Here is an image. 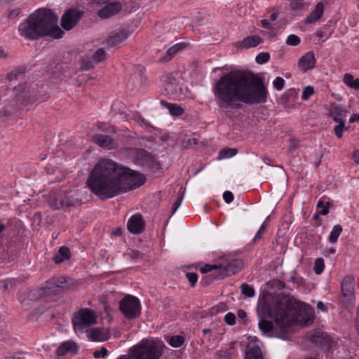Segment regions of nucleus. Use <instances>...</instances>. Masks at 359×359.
Here are the masks:
<instances>
[{"instance_id": "nucleus-1", "label": "nucleus", "mask_w": 359, "mask_h": 359, "mask_svg": "<svg viewBox=\"0 0 359 359\" xmlns=\"http://www.w3.org/2000/svg\"><path fill=\"white\" fill-rule=\"evenodd\" d=\"M212 92L217 106L225 111L241 109L243 104L264 103L269 94L262 78L244 70L223 74L213 84Z\"/></svg>"}, {"instance_id": "nucleus-2", "label": "nucleus", "mask_w": 359, "mask_h": 359, "mask_svg": "<svg viewBox=\"0 0 359 359\" xmlns=\"http://www.w3.org/2000/svg\"><path fill=\"white\" fill-rule=\"evenodd\" d=\"M145 182L143 174L104 158L95 165L88 176L87 184L95 195L106 200L135 189Z\"/></svg>"}, {"instance_id": "nucleus-3", "label": "nucleus", "mask_w": 359, "mask_h": 359, "mask_svg": "<svg viewBox=\"0 0 359 359\" xmlns=\"http://www.w3.org/2000/svg\"><path fill=\"white\" fill-rule=\"evenodd\" d=\"M297 309H302V304L292 299L285 303L280 300L264 303L260 310L257 309L259 330L270 337L287 339L291 325L297 320Z\"/></svg>"}, {"instance_id": "nucleus-4", "label": "nucleus", "mask_w": 359, "mask_h": 359, "mask_svg": "<svg viewBox=\"0 0 359 359\" xmlns=\"http://www.w3.org/2000/svg\"><path fill=\"white\" fill-rule=\"evenodd\" d=\"M58 18L47 8H40L31 14L25 22L19 27L20 35L29 39H36L43 36L55 39L62 36V31L57 25Z\"/></svg>"}, {"instance_id": "nucleus-5", "label": "nucleus", "mask_w": 359, "mask_h": 359, "mask_svg": "<svg viewBox=\"0 0 359 359\" xmlns=\"http://www.w3.org/2000/svg\"><path fill=\"white\" fill-rule=\"evenodd\" d=\"M30 90L25 84H20L12 89H7L0 97V114L8 117L26 103L34 102Z\"/></svg>"}, {"instance_id": "nucleus-6", "label": "nucleus", "mask_w": 359, "mask_h": 359, "mask_svg": "<svg viewBox=\"0 0 359 359\" xmlns=\"http://www.w3.org/2000/svg\"><path fill=\"white\" fill-rule=\"evenodd\" d=\"M164 347L161 341L143 339L129 349L128 355L131 359H160Z\"/></svg>"}, {"instance_id": "nucleus-7", "label": "nucleus", "mask_w": 359, "mask_h": 359, "mask_svg": "<svg viewBox=\"0 0 359 359\" xmlns=\"http://www.w3.org/2000/svg\"><path fill=\"white\" fill-rule=\"evenodd\" d=\"M72 280L65 277L52 278L46 282L43 287L36 290L39 297L48 298L51 295L61 294L65 290L72 289Z\"/></svg>"}, {"instance_id": "nucleus-8", "label": "nucleus", "mask_w": 359, "mask_h": 359, "mask_svg": "<svg viewBox=\"0 0 359 359\" xmlns=\"http://www.w3.org/2000/svg\"><path fill=\"white\" fill-rule=\"evenodd\" d=\"M134 161L135 164L144 168L152 175H156L162 172L160 162L144 149H137L136 150Z\"/></svg>"}, {"instance_id": "nucleus-9", "label": "nucleus", "mask_w": 359, "mask_h": 359, "mask_svg": "<svg viewBox=\"0 0 359 359\" xmlns=\"http://www.w3.org/2000/svg\"><path fill=\"white\" fill-rule=\"evenodd\" d=\"M48 205L54 210H67L70 207L79 204V201L69 194L63 191L52 192L47 199Z\"/></svg>"}, {"instance_id": "nucleus-10", "label": "nucleus", "mask_w": 359, "mask_h": 359, "mask_svg": "<svg viewBox=\"0 0 359 359\" xmlns=\"http://www.w3.org/2000/svg\"><path fill=\"white\" fill-rule=\"evenodd\" d=\"M119 309L127 318H135L141 313L139 299L132 295L125 296L119 302Z\"/></svg>"}, {"instance_id": "nucleus-11", "label": "nucleus", "mask_w": 359, "mask_h": 359, "mask_svg": "<svg viewBox=\"0 0 359 359\" xmlns=\"http://www.w3.org/2000/svg\"><path fill=\"white\" fill-rule=\"evenodd\" d=\"M96 323L95 312L88 309H81L78 312L77 316L73 321L74 328L76 332H83L89 326Z\"/></svg>"}, {"instance_id": "nucleus-12", "label": "nucleus", "mask_w": 359, "mask_h": 359, "mask_svg": "<svg viewBox=\"0 0 359 359\" xmlns=\"http://www.w3.org/2000/svg\"><path fill=\"white\" fill-rule=\"evenodd\" d=\"M348 111L341 105L333 104L330 109V116L338 124L334 127V130L336 136L341 138L344 128V118L346 116Z\"/></svg>"}, {"instance_id": "nucleus-13", "label": "nucleus", "mask_w": 359, "mask_h": 359, "mask_svg": "<svg viewBox=\"0 0 359 359\" xmlns=\"http://www.w3.org/2000/svg\"><path fill=\"white\" fill-rule=\"evenodd\" d=\"M310 341L315 344L323 351H328L332 344V341L327 333L321 330H315L313 332L307 334Z\"/></svg>"}, {"instance_id": "nucleus-14", "label": "nucleus", "mask_w": 359, "mask_h": 359, "mask_svg": "<svg viewBox=\"0 0 359 359\" xmlns=\"http://www.w3.org/2000/svg\"><path fill=\"white\" fill-rule=\"evenodd\" d=\"M218 266L221 267L219 268V271H217L215 277L223 279L238 273L243 267V262L238 259H231L223 264H219Z\"/></svg>"}, {"instance_id": "nucleus-15", "label": "nucleus", "mask_w": 359, "mask_h": 359, "mask_svg": "<svg viewBox=\"0 0 359 359\" xmlns=\"http://www.w3.org/2000/svg\"><path fill=\"white\" fill-rule=\"evenodd\" d=\"M82 13L76 9H69L62 17L61 26L65 30L72 29L81 19Z\"/></svg>"}, {"instance_id": "nucleus-16", "label": "nucleus", "mask_w": 359, "mask_h": 359, "mask_svg": "<svg viewBox=\"0 0 359 359\" xmlns=\"http://www.w3.org/2000/svg\"><path fill=\"white\" fill-rule=\"evenodd\" d=\"M122 9V4L118 1L108 4L98 11L97 15L102 19H107L118 14Z\"/></svg>"}, {"instance_id": "nucleus-17", "label": "nucleus", "mask_w": 359, "mask_h": 359, "mask_svg": "<svg viewBox=\"0 0 359 359\" xmlns=\"http://www.w3.org/2000/svg\"><path fill=\"white\" fill-rule=\"evenodd\" d=\"M127 227L130 233L138 234L144 229V223L140 214L133 215L128 220Z\"/></svg>"}, {"instance_id": "nucleus-18", "label": "nucleus", "mask_w": 359, "mask_h": 359, "mask_svg": "<svg viewBox=\"0 0 359 359\" xmlns=\"http://www.w3.org/2000/svg\"><path fill=\"white\" fill-rule=\"evenodd\" d=\"M165 90L170 95H177L180 92L178 83L172 74H166L163 77Z\"/></svg>"}, {"instance_id": "nucleus-19", "label": "nucleus", "mask_w": 359, "mask_h": 359, "mask_svg": "<svg viewBox=\"0 0 359 359\" xmlns=\"http://www.w3.org/2000/svg\"><path fill=\"white\" fill-rule=\"evenodd\" d=\"M298 65L303 72H306L313 69L316 65L314 53L313 51L306 53L304 55L300 57Z\"/></svg>"}, {"instance_id": "nucleus-20", "label": "nucleus", "mask_w": 359, "mask_h": 359, "mask_svg": "<svg viewBox=\"0 0 359 359\" xmlns=\"http://www.w3.org/2000/svg\"><path fill=\"white\" fill-rule=\"evenodd\" d=\"M128 35L129 32L124 30L113 33L107 40V45L111 47L119 46Z\"/></svg>"}, {"instance_id": "nucleus-21", "label": "nucleus", "mask_w": 359, "mask_h": 359, "mask_svg": "<svg viewBox=\"0 0 359 359\" xmlns=\"http://www.w3.org/2000/svg\"><path fill=\"white\" fill-rule=\"evenodd\" d=\"M95 142L101 147L108 149L116 148L117 146L116 142L106 135H97L94 137Z\"/></svg>"}, {"instance_id": "nucleus-22", "label": "nucleus", "mask_w": 359, "mask_h": 359, "mask_svg": "<svg viewBox=\"0 0 359 359\" xmlns=\"http://www.w3.org/2000/svg\"><path fill=\"white\" fill-rule=\"evenodd\" d=\"M324 13V4L322 2H319L316 4L314 10L306 18L305 23L311 24L320 19Z\"/></svg>"}, {"instance_id": "nucleus-23", "label": "nucleus", "mask_w": 359, "mask_h": 359, "mask_svg": "<svg viewBox=\"0 0 359 359\" xmlns=\"http://www.w3.org/2000/svg\"><path fill=\"white\" fill-rule=\"evenodd\" d=\"M187 45L184 43H176L165 53L164 55L159 60L161 63L169 62L174 55L179 51L184 49Z\"/></svg>"}, {"instance_id": "nucleus-24", "label": "nucleus", "mask_w": 359, "mask_h": 359, "mask_svg": "<svg viewBox=\"0 0 359 359\" xmlns=\"http://www.w3.org/2000/svg\"><path fill=\"white\" fill-rule=\"evenodd\" d=\"M78 351V346L73 341L63 342L57 349V353L59 355H64L68 352L76 353Z\"/></svg>"}, {"instance_id": "nucleus-25", "label": "nucleus", "mask_w": 359, "mask_h": 359, "mask_svg": "<svg viewBox=\"0 0 359 359\" xmlns=\"http://www.w3.org/2000/svg\"><path fill=\"white\" fill-rule=\"evenodd\" d=\"M355 280L351 275H346L341 283V293H354Z\"/></svg>"}, {"instance_id": "nucleus-26", "label": "nucleus", "mask_w": 359, "mask_h": 359, "mask_svg": "<svg viewBox=\"0 0 359 359\" xmlns=\"http://www.w3.org/2000/svg\"><path fill=\"white\" fill-rule=\"evenodd\" d=\"M311 3L309 0H290V7L294 12L307 11Z\"/></svg>"}, {"instance_id": "nucleus-27", "label": "nucleus", "mask_w": 359, "mask_h": 359, "mask_svg": "<svg viewBox=\"0 0 359 359\" xmlns=\"http://www.w3.org/2000/svg\"><path fill=\"white\" fill-rule=\"evenodd\" d=\"M262 42L263 39L259 36H249L243 39L241 43V46L244 48H250L252 47H256Z\"/></svg>"}, {"instance_id": "nucleus-28", "label": "nucleus", "mask_w": 359, "mask_h": 359, "mask_svg": "<svg viewBox=\"0 0 359 359\" xmlns=\"http://www.w3.org/2000/svg\"><path fill=\"white\" fill-rule=\"evenodd\" d=\"M110 337L109 332L101 328L93 330L90 332V338L93 341H104L107 340Z\"/></svg>"}, {"instance_id": "nucleus-29", "label": "nucleus", "mask_w": 359, "mask_h": 359, "mask_svg": "<svg viewBox=\"0 0 359 359\" xmlns=\"http://www.w3.org/2000/svg\"><path fill=\"white\" fill-rule=\"evenodd\" d=\"M70 250L67 247H60L57 252H56L53 257V260L56 264H60L65 260H67L70 258Z\"/></svg>"}, {"instance_id": "nucleus-30", "label": "nucleus", "mask_w": 359, "mask_h": 359, "mask_svg": "<svg viewBox=\"0 0 359 359\" xmlns=\"http://www.w3.org/2000/svg\"><path fill=\"white\" fill-rule=\"evenodd\" d=\"M342 305L346 309H352L355 304V293H341L339 297Z\"/></svg>"}, {"instance_id": "nucleus-31", "label": "nucleus", "mask_w": 359, "mask_h": 359, "mask_svg": "<svg viewBox=\"0 0 359 359\" xmlns=\"http://www.w3.org/2000/svg\"><path fill=\"white\" fill-rule=\"evenodd\" d=\"M343 81L344 83L351 88L359 90V78L354 79L351 74H345Z\"/></svg>"}, {"instance_id": "nucleus-32", "label": "nucleus", "mask_w": 359, "mask_h": 359, "mask_svg": "<svg viewBox=\"0 0 359 359\" xmlns=\"http://www.w3.org/2000/svg\"><path fill=\"white\" fill-rule=\"evenodd\" d=\"M245 359H264L261 349L258 346L252 347L246 353Z\"/></svg>"}, {"instance_id": "nucleus-33", "label": "nucleus", "mask_w": 359, "mask_h": 359, "mask_svg": "<svg viewBox=\"0 0 359 359\" xmlns=\"http://www.w3.org/2000/svg\"><path fill=\"white\" fill-rule=\"evenodd\" d=\"M342 226L340 224L334 225L332 230L329 236V241L331 243H337L339 236L342 232Z\"/></svg>"}, {"instance_id": "nucleus-34", "label": "nucleus", "mask_w": 359, "mask_h": 359, "mask_svg": "<svg viewBox=\"0 0 359 359\" xmlns=\"http://www.w3.org/2000/svg\"><path fill=\"white\" fill-rule=\"evenodd\" d=\"M25 77V72L22 68H18L12 71L7 76V79L10 81L22 80Z\"/></svg>"}, {"instance_id": "nucleus-35", "label": "nucleus", "mask_w": 359, "mask_h": 359, "mask_svg": "<svg viewBox=\"0 0 359 359\" xmlns=\"http://www.w3.org/2000/svg\"><path fill=\"white\" fill-rule=\"evenodd\" d=\"M238 151L236 149L232 148H225L222 149L219 154V159H223L226 158H230L235 156L237 154Z\"/></svg>"}, {"instance_id": "nucleus-36", "label": "nucleus", "mask_w": 359, "mask_h": 359, "mask_svg": "<svg viewBox=\"0 0 359 359\" xmlns=\"http://www.w3.org/2000/svg\"><path fill=\"white\" fill-rule=\"evenodd\" d=\"M93 60L95 62H103L106 60V53L103 48H98L93 55Z\"/></svg>"}, {"instance_id": "nucleus-37", "label": "nucleus", "mask_w": 359, "mask_h": 359, "mask_svg": "<svg viewBox=\"0 0 359 359\" xmlns=\"http://www.w3.org/2000/svg\"><path fill=\"white\" fill-rule=\"evenodd\" d=\"M184 342V338L181 335L172 336L169 340V344L174 348H178Z\"/></svg>"}, {"instance_id": "nucleus-38", "label": "nucleus", "mask_w": 359, "mask_h": 359, "mask_svg": "<svg viewBox=\"0 0 359 359\" xmlns=\"http://www.w3.org/2000/svg\"><path fill=\"white\" fill-rule=\"evenodd\" d=\"M241 292L243 294L248 297H252L255 296V290L248 283H243L241 286Z\"/></svg>"}, {"instance_id": "nucleus-39", "label": "nucleus", "mask_w": 359, "mask_h": 359, "mask_svg": "<svg viewBox=\"0 0 359 359\" xmlns=\"http://www.w3.org/2000/svg\"><path fill=\"white\" fill-rule=\"evenodd\" d=\"M325 268L324 259L323 258H317L314 262L313 270L316 274H320Z\"/></svg>"}, {"instance_id": "nucleus-40", "label": "nucleus", "mask_w": 359, "mask_h": 359, "mask_svg": "<svg viewBox=\"0 0 359 359\" xmlns=\"http://www.w3.org/2000/svg\"><path fill=\"white\" fill-rule=\"evenodd\" d=\"M93 68V61L88 57H83L81 60V69L89 70Z\"/></svg>"}, {"instance_id": "nucleus-41", "label": "nucleus", "mask_w": 359, "mask_h": 359, "mask_svg": "<svg viewBox=\"0 0 359 359\" xmlns=\"http://www.w3.org/2000/svg\"><path fill=\"white\" fill-rule=\"evenodd\" d=\"M170 114L174 116H180L184 113V109L177 104H170L168 107Z\"/></svg>"}, {"instance_id": "nucleus-42", "label": "nucleus", "mask_w": 359, "mask_h": 359, "mask_svg": "<svg viewBox=\"0 0 359 359\" xmlns=\"http://www.w3.org/2000/svg\"><path fill=\"white\" fill-rule=\"evenodd\" d=\"M270 59V55L269 53H260L255 58L256 62L262 65L267 62Z\"/></svg>"}, {"instance_id": "nucleus-43", "label": "nucleus", "mask_w": 359, "mask_h": 359, "mask_svg": "<svg viewBox=\"0 0 359 359\" xmlns=\"http://www.w3.org/2000/svg\"><path fill=\"white\" fill-rule=\"evenodd\" d=\"M301 40L300 38L295 34H290L287 36L286 43L289 46H297L299 44Z\"/></svg>"}, {"instance_id": "nucleus-44", "label": "nucleus", "mask_w": 359, "mask_h": 359, "mask_svg": "<svg viewBox=\"0 0 359 359\" xmlns=\"http://www.w3.org/2000/svg\"><path fill=\"white\" fill-rule=\"evenodd\" d=\"M314 88L311 86L305 87L302 92V98L304 100H307L310 96L314 94Z\"/></svg>"}, {"instance_id": "nucleus-45", "label": "nucleus", "mask_w": 359, "mask_h": 359, "mask_svg": "<svg viewBox=\"0 0 359 359\" xmlns=\"http://www.w3.org/2000/svg\"><path fill=\"white\" fill-rule=\"evenodd\" d=\"M219 267H221V266H218V264H206L203 267H201L200 270L202 273H206L212 271V270L219 271Z\"/></svg>"}, {"instance_id": "nucleus-46", "label": "nucleus", "mask_w": 359, "mask_h": 359, "mask_svg": "<svg viewBox=\"0 0 359 359\" xmlns=\"http://www.w3.org/2000/svg\"><path fill=\"white\" fill-rule=\"evenodd\" d=\"M285 85V80L282 77H276L273 81V87L278 90H281L283 89Z\"/></svg>"}, {"instance_id": "nucleus-47", "label": "nucleus", "mask_w": 359, "mask_h": 359, "mask_svg": "<svg viewBox=\"0 0 359 359\" xmlns=\"http://www.w3.org/2000/svg\"><path fill=\"white\" fill-rule=\"evenodd\" d=\"M186 277L188 279L189 282L191 287L195 286L197 280H198V275L196 273L188 272L186 273Z\"/></svg>"}, {"instance_id": "nucleus-48", "label": "nucleus", "mask_w": 359, "mask_h": 359, "mask_svg": "<svg viewBox=\"0 0 359 359\" xmlns=\"http://www.w3.org/2000/svg\"><path fill=\"white\" fill-rule=\"evenodd\" d=\"M217 275V272L210 274L209 276H207L203 280L201 281V284L203 286H208L210 285L214 279L216 278L215 276ZM217 279H219V278H217Z\"/></svg>"}, {"instance_id": "nucleus-49", "label": "nucleus", "mask_w": 359, "mask_h": 359, "mask_svg": "<svg viewBox=\"0 0 359 359\" xmlns=\"http://www.w3.org/2000/svg\"><path fill=\"white\" fill-rule=\"evenodd\" d=\"M224 321L229 325H233L236 324V316L232 313H228L224 316Z\"/></svg>"}, {"instance_id": "nucleus-50", "label": "nucleus", "mask_w": 359, "mask_h": 359, "mask_svg": "<svg viewBox=\"0 0 359 359\" xmlns=\"http://www.w3.org/2000/svg\"><path fill=\"white\" fill-rule=\"evenodd\" d=\"M107 355V349L105 347H102L100 351H95L93 353V356L95 358H98L100 357L104 358Z\"/></svg>"}, {"instance_id": "nucleus-51", "label": "nucleus", "mask_w": 359, "mask_h": 359, "mask_svg": "<svg viewBox=\"0 0 359 359\" xmlns=\"http://www.w3.org/2000/svg\"><path fill=\"white\" fill-rule=\"evenodd\" d=\"M299 147V141L295 139H290L288 147L289 152H293Z\"/></svg>"}, {"instance_id": "nucleus-52", "label": "nucleus", "mask_w": 359, "mask_h": 359, "mask_svg": "<svg viewBox=\"0 0 359 359\" xmlns=\"http://www.w3.org/2000/svg\"><path fill=\"white\" fill-rule=\"evenodd\" d=\"M223 198L226 203H230L233 200V195L231 191H226L223 194Z\"/></svg>"}, {"instance_id": "nucleus-53", "label": "nucleus", "mask_w": 359, "mask_h": 359, "mask_svg": "<svg viewBox=\"0 0 359 359\" xmlns=\"http://www.w3.org/2000/svg\"><path fill=\"white\" fill-rule=\"evenodd\" d=\"M130 258L137 259L142 257L141 253L137 250H131L127 254Z\"/></svg>"}, {"instance_id": "nucleus-54", "label": "nucleus", "mask_w": 359, "mask_h": 359, "mask_svg": "<svg viewBox=\"0 0 359 359\" xmlns=\"http://www.w3.org/2000/svg\"><path fill=\"white\" fill-rule=\"evenodd\" d=\"M265 229H266V226L264 225V224H263L259 229L258 230V231L257 232L254 239H253V242L255 243L257 240H259L261 238V234L265 231Z\"/></svg>"}, {"instance_id": "nucleus-55", "label": "nucleus", "mask_w": 359, "mask_h": 359, "mask_svg": "<svg viewBox=\"0 0 359 359\" xmlns=\"http://www.w3.org/2000/svg\"><path fill=\"white\" fill-rule=\"evenodd\" d=\"M182 198L183 196H180L177 198L172 206V213H175L176 210L178 209V208L180 206Z\"/></svg>"}, {"instance_id": "nucleus-56", "label": "nucleus", "mask_w": 359, "mask_h": 359, "mask_svg": "<svg viewBox=\"0 0 359 359\" xmlns=\"http://www.w3.org/2000/svg\"><path fill=\"white\" fill-rule=\"evenodd\" d=\"M352 158L356 165H359V150H355L352 155Z\"/></svg>"}, {"instance_id": "nucleus-57", "label": "nucleus", "mask_w": 359, "mask_h": 359, "mask_svg": "<svg viewBox=\"0 0 359 359\" xmlns=\"http://www.w3.org/2000/svg\"><path fill=\"white\" fill-rule=\"evenodd\" d=\"M261 24H262V26L266 29H272V26L270 24V22L266 20V19H263L261 20Z\"/></svg>"}, {"instance_id": "nucleus-58", "label": "nucleus", "mask_w": 359, "mask_h": 359, "mask_svg": "<svg viewBox=\"0 0 359 359\" xmlns=\"http://www.w3.org/2000/svg\"><path fill=\"white\" fill-rule=\"evenodd\" d=\"M322 208L323 209L320 212V215H327L328 212H329V208H330V203H329V202H327L326 203V205H325Z\"/></svg>"}, {"instance_id": "nucleus-59", "label": "nucleus", "mask_w": 359, "mask_h": 359, "mask_svg": "<svg viewBox=\"0 0 359 359\" xmlns=\"http://www.w3.org/2000/svg\"><path fill=\"white\" fill-rule=\"evenodd\" d=\"M317 308L323 311H326L327 308L323 302H318L317 304Z\"/></svg>"}, {"instance_id": "nucleus-60", "label": "nucleus", "mask_w": 359, "mask_h": 359, "mask_svg": "<svg viewBox=\"0 0 359 359\" xmlns=\"http://www.w3.org/2000/svg\"><path fill=\"white\" fill-rule=\"evenodd\" d=\"M6 226L0 219V239L2 238L3 232L5 231Z\"/></svg>"}, {"instance_id": "nucleus-61", "label": "nucleus", "mask_w": 359, "mask_h": 359, "mask_svg": "<svg viewBox=\"0 0 359 359\" xmlns=\"http://www.w3.org/2000/svg\"><path fill=\"white\" fill-rule=\"evenodd\" d=\"M359 121V114H354L353 116H351L350 118V123H353L355 121Z\"/></svg>"}, {"instance_id": "nucleus-62", "label": "nucleus", "mask_w": 359, "mask_h": 359, "mask_svg": "<svg viewBox=\"0 0 359 359\" xmlns=\"http://www.w3.org/2000/svg\"><path fill=\"white\" fill-rule=\"evenodd\" d=\"M238 316L241 318H245L246 317V313L243 310H240L238 312Z\"/></svg>"}, {"instance_id": "nucleus-63", "label": "nucleus", "mask_w": 359, "mask_h": 359, "mask_svg": "<svg viewBox=\"0 0 359 359\" xmlns=\"http://www.w3.org/2000/svg\"><path fill=\"white\" fill-rule=\"evenodd\" d=\"M278 15V13H273L271 15H270V19L271 21H274L277 19V17Z\"/></svg>"}, {"instance_id": "nucleus-64", "label": "nucleus", "mask_w": 359, "mask_h": 359, "mask_svg": "<svg viewBox=\"0 0 359 359\" xmlns=\"http://www.w3.org/2000/svg\"><path fill=\"white\" fill-rule=\"evenodd\" d=\"M8 56V54L4 50H0V58H6Z\"/></svg>"}]
</instances>
